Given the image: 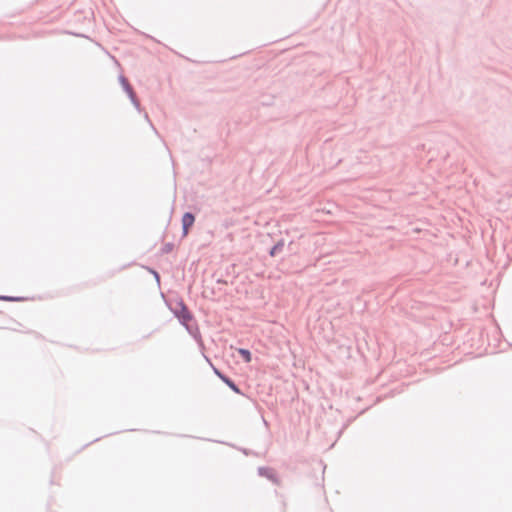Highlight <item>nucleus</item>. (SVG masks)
<instances>
[{"mask_svg":"<svg viewBox=\"0 0 512 512\" xmlns=\"http://www.w3.org/2000/svg\"><path fill=\"white\" fill-rule=\"evenodd\" d=\"M0 299L8 300L9 298H7V297H0Z\"/></svg>","mask_w":512,"mask_h":512,"instance_id":"nucleus-4","label":"nucleus"},{"mask_svg":"<svg viewBox=\"0 0 512 512\" xmlns=\"http://www.w3.org/2000/svg\"><path fill=\"white\" fill-rule=\"evenodd\" d=\"M238 353L244 358V360L249 363L252 359L251 353L247 349L240 348L238 349Z\"/></svg>","mask_w":512,"mask_h":512,"instance_id":"nucleus-3","label":"nucleus"},{"mask_svg":"<svg viewBox=\"0 0 512 512\" xmlns=\"http://www.w3.org/2000/svg\"><path fill=\"white\" fill-rule=\"evenodd\" d=\"M195 221L194 216L191 213H185L182 217V225H183V234L186 236L188 234V229L193 225Z\"/></svg>","mask_w":512,"mask_h":512,"instance_id":"nucleus-1","label":"nucleus"},{"mask_svg":"<svg viewBox=\"0 0 512 512\" xmlns=\"http://www.w3.org/2000/svg\"><path fill=\"white\" fill-rule=\"evenodd\" d=\"M215 372L234 392H236V393L240 392L238 387L234 384V382H232L229 378L220 374L219 371L215 370Z\"/></svg>","mask_w":512,"mask_h":512,"instance_id":"nucleus-2","label":"nucleus"}]
</instances>
